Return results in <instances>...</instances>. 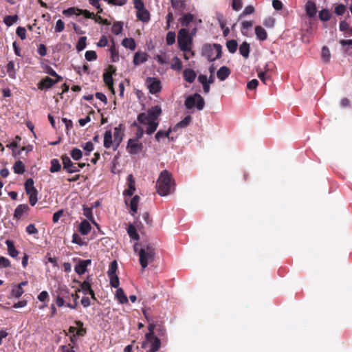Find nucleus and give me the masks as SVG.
Returning <instances> with one entry per match:
<instances>
[{"label":"nucleus","mask_w":352,"mask_h":352,"mask_svg":"<svg viewBox=\"0 0 352 352\" xmlns=\"http://www.w3.org/2000/svg\"><path fill=\"white\" fill-rule=\"evenodd\" d=\"M161 113L160 107L156 105L149 109L146 113H141L138 116L137 120L140 124L148 125L146 134L151 135L156 131L159 125L158 118Z\"/></svg>","instance_id":"1"},{"label":"nucleus","mask_w":352,"mask_h":352,"mask_svg":"<svg viewBox=\"0 0 352 352\" xmlns=\"http://www.w3.org/2000/svg\"><path fill=\"white\" fill-rule=\"evenodd\" d=\"M173 187L170 174L166 170L161 172L157 181L156 188L160 196H166L171 192Z\"/></svg>","instance_id":"2"},{"label":"nucleus","mask_w":352,"mask_h":352,"mask_svg":"<svg viewBox=\"0 0 352 352\" xmlns=\"http://www.w3.org/2000/svg\"><path fill=\"white\" fill-rule=\"evenodd\" d=\"M140 263L142 268L145 269L148 265L155 260V248L154 245L148 243L144 245L139 251Z\"/></svg>","instance_id":"3"},{"label":"nucleus","mask_w":352,"mask_h":352,"mask_svg":"<svg viewBox=\"0 0 352 352\" xmlns=\"http://www.w3.org/2000/svg\"><path fill=\"white\" fill-rule=\"evenodd\" d=\"M221 54V46L219 44H206L202 48V55L210 62L220 58Z\"/></svg>","instance_id":"4"},{"label":"nucleus","mask_w":352,"mask_h":352,"mask_svg":"<svg viewBox=\"0 0 352 352\" xmlns=\"http://www.w3.org/2000/svg\"><path fill=\"white\" fill-rule=\"evenodd\" d=\"M192 38L189 35L188 30L186 28H182L179 30L177 36V42L179 49L184 52L190 51V45L192 44Z\"/></svg>","instance_id":"5"},{"label":"nucleus","mask_w":352,"mask_h":352,"mask_svg":"<svg viewBox=\"0 0 352 352\" xmlns=\"http://www.w3.org/2000/svg\"><path fill=\"white\" fill-rule=\"evenodd\" d=\"M184 105L188 109L195 107L197 110L201 111L204 108L205 101L200 94L196 93L186 98Z\"/></svg>","instance_id":"6"},{"label":"nucleus","mask_w":352,"mask_h":352,"mask_svg":"<svg viewBox=\"0 0 352 352\" xmlns=\"http://www.w3.org/2000/svg\"><path fill=\"white\" fill-rule=\"evenodd\" d=\"M78 283L80 285V288L76 291V293L82 291L83 294H85V295L89 294L91 296V298L93 300H96V296H95V293L91 288L90 276H88L87 278V279L85 280L82 283H80L79 281H78Z\"/></svg>","instance_id":"7"},{"label":"nucleus","mask_w":352,"mask_h":352,"mask_svg":"<svg viewBox=\"0 0 352 352\" xmlns=\"http://www.w3.org/2000/svg\"><path fill=\"white\" fill-rule=\"evenodd\" d=\"M63 14L67 16L73 15L79 16L80 14L84 15L85 18H91L92 16H94V12H90L87 10H83L76 7H72L66 10H64Z\"/></svg>","instance_id":"8"},{"label":"nucleus","mask_w":352,"mask_h":352,"mask_svg":"<svg viewBox=\"0 0 352 352\" xmlns=\"http://www.w3.org/2000/svg\"><path fill=\"white\" fill-rule=\"evenodd\" d=\"M145 84L148 87L149 92L152 94H155L161 91V82L156 78L148 77L146 80Z\"/></svg>","instance_id":"9"},{"label":"nucleus","mask_w":352,"mask_h":352,"mask_svg":"<svg viewBox=\"0 0 352 352\" xmlns=\"http://www.w3.org/2000/svg\"><path fill=\"white\" fill-rule=\"evenodd\" d=\"M61 160L63 162V169H65L68 173H74L79 171L76 164H74L67 155H63Z\"/></svg>","instance_id":"10"},{"label":"nucleus","mask_w":352,"mask_h":352,"mask_svg":"<svg viewBox=\"0 0 352 352\" xmlns=\"http://www.w3.org/2000/svg\"><path fill=\"white\" fill-rule=\"evenodd\" d=\"M142 144L139 142L138 140H129L126 148L130 154H137L142 150Z\"/></svg>","instance_id":"11"},{"label":"nucleus","mask_w":352,"mask_h":352,"mask_svg":"<svg viewBox=\"0 0 352 352\" xmlns=\"http://www.w3.org/2000/svg\"><path fill=\"white\" fill-rule=\"evenodd\" d=\"M68 294L69 290L65 286L58 288L56 296V304L58 307H61L65 305V298H67V294Z\"/></svg>","instance_id":"12"},{"label":"nucleus","mask_w":352,"mask_h":352,"mask_svg":"<svg viewBox=\"0 0 352 352\" xmlns=\"http://www.w3.org/2000/svg\"><path fill=\"white\" fill-rule=\"evenodd\" d=\"M146 340L147 343L150 345V349L147 352H156L160 349L161 346V342L157 336L146 338Z\"/></svg>","instance_id":"13"},{"label":"nucleus","mask_w":352,"mask_h":352,"mask_svg":"<svg viewBox=\"0 0 352 352\" xmlns=\"http://www.w3.org/2000/svg\"><path fill=\"white\" fill-rule=\"evenodd\" d=\"M91 263V259L79 260L75 265V272L79 275L83 274L87 271V267L90 265Z\"/></svg>","instance_id":"14"},{"label":"nucleus","mask_w":352,"mask_h":352,"mask_svg":"<svg viewBox=\"0 0 352 352\" xmlns=\"http://www.w3.org/2000/svg\"><path fill=\"white\" fill-rule=\"evenodd\" d=\"M122 137L123 133L122 132L121 124H120L114 128L113 142L115 144V147L113 148V150H116L118 148L122 140Z\"/></svg>","instance_id":"15"},{"label":"nucleus","mask_w":352,"mask_h":352,"mask_svg":"<svg viewBox=\"0 0 352 352\" xmlns=\"http://www.w3.org/2000/svg\"><path fill=\"white\" fill-rule=\"evenodd\" d=\"M60 79L52 80L50 77L47 76L44 78L39 83L38 88L43 89L51 88L55 83L59 82Z\"/></svg>","instance_id":"16"},{"label":"nucleus","mask_w":352,"mask_h":352,"mask_svg":"<svg viewBox=\"0 0 352 352\" xmlns=\"http://www.w3.org/2000/svg\"><path fill=\"white\" fill-rule=\"evenodd\" d=\"M128 189L124 191V195L132 196L135 190V182L132 175L128 176Z\"/></svg>","instance_id":"17"},{"label":"nucleus","mask_w":352,"mask_h":352,"mask_svg":"<svg viewBox=\"0 0 352 352\" xmlns=\"http://www.w3.org/2000/svg\"><path fill=\"white\" fill-rule=\"evenodd\" d=\"M104 146L107 148H109L111 146L115 147V144L113 140V134L111 130L105 131L104 135Z\"/></svg>","instance_id":"18"},{"label":"nucleus","mask_w":352,"mask_h":352,"mask_svg":"<svg viewBox=\"0 0 352 352\" xmlns=\"http://www.w3.org/2000/svg\"><path fill=\"white\" fill-rule=\"evenodd\" d=\"M230 69L226 66H222L217 72V76L220 80H225L230 74Z\"/></svg>","instance_id":"19"},{"label":"nucleus","mask_w":352,"mask_h":352,"mask_svg":"<svg viewBox=\"0 0 352 352\" xmlns=\"http://www.w3.org/2000/svg\"><path fill=\"white\" fill-rule=\"evenodd\" d=\"M192 120L190 116H186L182 120L177 123L172 129L173 131H177L179 128H186L188 126Z\"/></svg>","instance_id":"20"},{"label":"nucleus","mask_w":352,"mask_h":352,"mask_svg":"<svg viewBox=\"0 0 352 352\" xmlns=\"http://www.w3.org/2000/svg\"><path fill=\"white\" fill-rule=\"evenodd\" d=\"M184 78L189 83L195 81L196 78V73L192 69H186L183 72Z\"/></svg>","instance_id":"21"},{"label":"nucleus","mask_w":352,"mask_h":352,"mask_svg":"<svg viewBox=\"0 0 352 352\" xmlns=\"http://www.w3.org/2000/svg\"><path fill=\"white\" fill-rule=\"evenodd\" d=\"M305 9L306 13L309 17H314L317 12L316 3L313 1H309L306 3Z\"/></svg>","instance_id":"22"},{"label":"nucleus","mask_w":352,"mask_h":352,"mask_svg":"<svg viewBox=\"0 0 352 352\" xmlns=\"http://www.w3.org/2000/svg\"><path fill=\"white\" fill-rule=\"evenodd\" d=\"M91 226L90 223L86 221L83 220L78 226V231L82 235L87 234L91 231Z\"/></svg>","instance_id":"23"},{"label":"nucleus","mask_w":352,"mask_h":352,"mask_svg":"<svg viewBox=\"0 0 352 352\" xmlns=\"http://www.w3.org/2000/svg\"><path fill=\"white\" fill-rule=\"evenodd\" d=\"M137 18L144 23H147L150 20V13L145 8L139 11L136 13Z\"/></svg>","instance_id":"24"},{"label":"nucleus","mask_w":352,"mask_h":352,"mask_svg":"<svg viewBox=\"0 0 352 352\" xmlns=\"http://www.w3.org/2000/svg\"><path fill=\"white\" fill-rule=\"evenodd\" d=\"M28 209H29V207L27 204L19 205L14 210V218L20 219L22 217V215L23 214V213L27 212Z\"/></svg>","instance_id":"25"},{"label":"nucleus","mask_w":352,"mask_h":352,"mask_svg":"<svg viewBox=\"0 0 352 352\" xmlns=\"http://www.w3.org/2000/svg\"><path fill=\"white\" fill-rule=\"evenodd\" d=\"M255 34L256 38L261 41H265L267 38V34L265 30L259 25L255 28Z\"/></svg>","instance_id":"26"},{"label":"nucleus","mask_w":352,"mask_h":352,"mask_svg":"<svg viewBox=\"0 0 352 352\" xmlns=\"http://www.w3.org/2000/svg\"><path fill=\"white\" fill-rule=\"evenodd\" d=\"M6 244L8 247V252L10 256L15 258L18 256L19 252L16 250L12 241L6 240Z\"/></svg>","instance_id":"27"},{"label":"nucleus","mask_w":352,"mask_h":352,"mask_svg":"<svg viewBox=\"0 0 352 352\" xmlns=\"http://www.w3.org/2000/svg\"><path fill=\"white\" fill-rule=\"evenodd\" d=\"M147 60V54L146 53L137 52L133 58V63L135 65L145 63Z\"/></svg>","instance_id":"28"},{"label":"nucleus","mask_w":352,"mask_h":352,"mask_svg":"<svg viewBox=\"0 0 352 352\" xmlns=\"http://www.w3.org/2000/svg\"><path fill=\"white\" fill-rule=\"evenodd\" d=\"M194 19V16L190 13L184 14L179 19L182 26H188Z\"/></svg>","instance_id":"29"},{"label":"nucleus","mask_w":352,"mask_h":352,"mask_svg":"<svg viewBox=\"0 0 352 352\" xmlns=\"http://www.w3.org/2000/svg\"><path fill=\"white\" fill-rule=\"evenodd\" d=\"M172 129L171 128H169L166 131H162V130H159L155 135V140L157 141V142H160L162 138H169V135H170V132L172 131Z\"/></svg>","instance_id":"30"},{"label":"nucleus","mask_w":352,"mask_h":352,"mask_svg":"<svg viewBox=\"0 0 352 352\" xmlns=\"http://www.w3.org/2000/svg\"><path fill=\"white\" fill-rule=\"evenodd\" d=\"M239 52L240 54L244 57L248 58L250 54V45L246 41H244L240 46H239Z\"/></svg>","instance_id":"31"},{"label":"nucleus","mask_w":352,"mask_h":352,"mask_svg":"<svg viewBox=\"0 0 352 352\" xmlns=\"http://www.w3.org/2000/svg\"><path fill=\"white\" fill-rule=\"evenodd\" d=\"M116 296L118 300L121 304H125V303L128 302V298L126 296V295L124 294V292L122 288H118L116 293Z\"/></svg>","instance_id":"32"},{"label":"nucleus","mask_w":352,"mask_h":352,"mask_svg":"<svg viewBox=\"0 0 352 352\" xmlns=\"http://www.w3.org/2000/svg\"><path fill=\"white\" fill-rule=\"evenodd\" d=\"M103 80L104 83L108 86L109 89L113 91V78L112 74L106 72L103 74Z\"/></svg>","instance_id":"33"},{"label":"nucleus","mask_w":352,"mask_h":352,"mask_svg":"<svg viewBox=\"0 0 352 352\" xmlns=\"http://www.w3.org/2000/svg\"><path fill=\"white\" fill-rule=\"evenodd\" d=\"M122 44L124 47L131 50H134L135 49V43L133 38H125L122 40Z\"/></svg>","instance_id":"34"},{"label":"nucleus","mask_w":352,"mask_h":352,"mask_svg":"<svg viewBox=\"0 0 352 352\" xmlns=\"http://www.w3.org/2000/svg\"><path fill=\"white\" fill-rule=\"evenodd\" d=\"M127 233L129 236L133 240L138 241L140 239V236L136 230V228L131 224L128 226Z\"/></svg>","instance_id":"35"},{"label":"nucleus","mask_w":352,"mask_h":352,"mask_svg":"<svg viewBox=\"0 0 352 352\" xmlns=\"http://www.w3.org/2000/svg\"><path fill=\"white\" fill-rule=\"evenodd\" d=\"M13 170L16 174H23L25 172V166L21 161L18 160L14 163Z\"/></svg>","instance_id":"36"},{"label":"nucleus","mask_w":352,"mask_h":352,"mask_svg":"<svg viewBox=\"0 0 352 352\" xmlns=\"http://www.w3.org/2000/svg\"><path fill=\"white\" fill-rule=\"evenodd\" d=\"M25 188L27 194L37 191L34 186V181L32 179H28L25 182Z\"/></svg>","instance_id":"37"},{"label":"nucleus","mask_w":352,"mask_h":352,"mask_svg":"<svg viewBox=\"0 0 352 352\" xmlns=\"http://www.w3.org/2000/svg\"><path fill=\"white\" fill-rule=\"evenodd\" d=\"M7 73L10 78L14 79L16 78V71L14 69V63L12 61H10L6 66Z\"/></svg>","instance_id":"38"},{"label":"nucleus","mask_w":352,"mask_h":352,"mask_svg":"<svg viewBox=\"0 0 352 352\" xmlns=\"http://www.w3.org/2000/svg\"><path fill=\"white\" fill-rule=\"evenodd\" d=\"M140 201V197L138 195L134 196L130 202V208L133 213H136L138 211V203Z\"/></svg>","instance_id":"39"},{"label":"nucleus","mask_w":352,"mask_h":352,"mask_svg":"<svg viewBox=\"0 0 352 352\" xmlns=\"http://www.w3.org/2000/svg\"><path fill=\"white\" fill-rule=\"evenodd\" d=\"M83 214L93 223L96 224L92 214V208L83 206Z\"/></svg>","instance_id":"40"},{"label":"nucleus","mask_w":352,"mask_h":352,"mask_svg":"<svg viewBox=\"0 0 352 352\" xmlns=\"http://www.w3.org/2000/svg\"><path fill=\"white\" fill-rule=\"evenodd\" d=\"M18 19L17 15H8L4 17L3 22L6 25L11 26L17 21Z\"/></svg>","instance_id":"41"},{"label":"nucleus","mask_w":352,"mask_h":352,"mask_svg":"<svg viewBox=\"0 0 352 352\" xmlns=\"http://www.w3.org/2000/svg\"><path fill=\"white\" fill-rule=\"evenodd\" d=\"M237 46H238L237 42L235 40H230V41H228L226 43V47H227L228 51L232 54L236 52V51L237 50Z\"/></svg>","instance_id":"42"},{"label":"nucleus","mask_w":352,"mask_h":352,"mask_svg":"<svg viewBox=\"0 0 352 352\" xmlns=\"http://www.w3.org/2000/svg\"><path fill=\"white\" fill-rule=\"evenodd\" d=\"M319 18L322 21H327L331 19V14L327 9H322L319 12Z\"/></svg>","instance_id":"43"},{"label":"nucleus","mask_w":352,"mask_h":352,"mask_svg":"<svg viewBox=\"0 0 352 352\" xmlns=\"http://www.w3.org/2000/svg\"><path fill=\"white\" fill-rule=\"evenodd\" d=\"M23 293L24 291L23 288L17 285L13 287L11 292L12 296H14L15 298H19L23 295Z\"/></svg>","instance_id":"44"},{"label":"nucleus","mask_w":352,"mask_h":352,"mask_svg":"<svg viewBox=\"0 0 352 352\" xmlns=\"http://www.w3.org/2000/svg\"><path fill=\"white\" fill-rule=\"evenodd\" d=\"M61 166L59 161L57 159H53L51 160L50 172L56 173L60 170Z\"/></svg>","instance_id":"45"},{"label":"nucleus","mask_w":352,"mask_h":352,"mask_svg":"<svg viewBox=\"0 0 352 352\" xmlns=\"http://www.w3.org/2000/svg\"><path fill=\"white\" fill-rule=\"evenodd\" d=\"M72 157L76 160H80L82 157V153L80 149L78 148H74L71 151Z\"/></svg>","instance_id":"46"},{"label":"nucleus","mask_w":352,"mask_h":352,"mask_svg":"<svg viewBox=\"0 0 352 352\" xmlns=\"http://www.w3.org/2000/svg\"><path fill=\"white\" fill-rule=\"evenodd\" d=\"M118 270V263L116 261H113L109 267V270L107 271V275L109 276H113L116 275V271Z\"/></svg>","instance_id":"47"},{"label":"nucleus","mask_w":352,"mask_h":352,"mask_svg":"<svg viewBox=\"0 0 352 352\" xmlns=\"http://www.w3.org/2000/svg\"><path fill=\"white\" fill-rule=\"evenodd\" d=\"M122 28H123L122 23L116 22L113 25L111 31L114 34L118 35L119 34H120L122 32Z\"/></svg>","instance_id":"48"},{"label":"nucleus","mask_w":352,"mask_h":352,"mask_svg":"<svg viewBox=\"0 0 352 352\" xmlns=\"http://www.w3.org/2000/svg\"><path fill=\"white\" fill-rule=\"evenodd\" d=\"M321 56H322V60L324 62H326V63L329 62V60L330 59L331 54H330V51L327 47L324 46L322 47Z\"/></svg>","instance_id":"49"},{"label":"nucleus","mask_w":352,"mask_h":352,"mask_svg":"<svg viewBox=\"0 0 352 352\" xmlns=\"http://www.w3.org/2000/svg\"><path fill=\"white\" fill-rule=\"evenodd\" d=\"M86 36H81L76 45V49L78 52L83 50L86 47Z\"/></svg>","instance_id":"50"},{"label":"nucleus","mask_w":352,"mask_h":352,"mask_svg":"<svg viewBox=\"0 0 352 352\" xmlns=\"http://www.w3.org/2000/svg\"><path fill=\"white\" fill-rule=\"evenodd\" d=\"M173 60V63L171 65V68L177 71H180L182 69V61L177 56L174 57Z\"/></svg>","instance_id":"51"},{"label":"nucleus","mask_w":352,"mask_h":352,"mask_svg":"<svg viewBox=\"0 0 352 352\" xmlns=\"http://www.w3.org/2000/svg\"><path fill=\"white\" fill-rule=\"evenodd\" d=\"M175 33L174 32H168L166 34V41L168 45H171L175 42Z\"/></svg>","instance_id":"52"},{"label":"nucleus","mask_w":352,"mask_h":352,"mask_svg":"<svg viewBox=\"0 0 352 352\" xmlns=\"http://www.w3.org/2000/svg\"><path fill=\"white\" fill-rule=\"evenodd\" d=\"M253 23L250 21H244L241 23V33L243 35L247 34V31L248 29H250L252 26Z\"/></svg>","instance_id":"53"},{"label":"nucleus","mask_w":352,"mask_h":352,"mask_svg":"<svg viewBox=\"0 0 352 352\" xmlns=\"http://www.w3.org/2000/svg\"><path fill=\"white\" fill-rule=\"evenodd\" d=\"M110 279V285L112 287L118 288L120 285L119 278L117 275L108 276Z\"/></svg>","instance_id":"54"},{"label":"nucleus","mask_w":352,"mask_h":352,"mask_svg":"<svg viewBox=\"0 0 352 352\" xmlns=\"http://www.w3.org/2000/svg\"><path fill=\"white\" fill-rule=\"evenodd\" d=\"M71 297L74 298V302L73 303L67 302L66 306L69 307L72 309H76L78 305L77 300L78 299L79 296L77 294H72Z\"/></svg>","instance_id":"55"},{"label":"nucleus","mask_w":352,"mask_h":352,"mask_svg":"<svg viewBox=\"0 0 352 352\" xmlns=\"http://www.w3.org/2000/svg\"><path fill=\"white\" fill-rule=\"evenodd\" d=\"M85 58L88 61L95 60L97 58V54L95 51L89 50L85 52Z\"/></svg>","instance_id":"56"},{"label":"nucleus","mask_w":352,"mask_h":352,"mask_svg":"<svg viewBox=\"0 0 352 352\" xmlns=\"http://www.w3.org/2000/svg\"><path fill=\"white\" fill-rule=\"evenodd\" d=\"M45 71L47 74L49 75L56 77V79H61V77L57 74V73L50 67V66H45Z\"/></svg>","instance_id":"57"},{"label":"nucleus","mask_w":352,"mask_h":352,"mask_svg":"<svg viewBox=\"0 0 352 352\" xmlns=\"http://www.w3.org/2000/svg\"><path fill=\"white\" fill-rule=\"evenodd\" d=\"M254 12V8L252 6H248L245 8L243 12L240 14L239 17H243L246 15L251 14Z\"/></svg>","instance_id":"58"},{"label":"nucleus","mask_w":352,"mask_h":352,"mask_svg":"<svg viewBox=\"0 0 352 352\" xmlns=\"http://www.w3.org/2000/svg\"><path fill=\"white\" fill-rule=\"evenodd\" d=\"M345 11H346V6L343 4L338 5L335 8V13L338 16L343 15L344 14Z\"/></svg>","instance_id":"59"},{"label":"nucleus","mask_w":352,"mask_h":352,"mask_svg":"<svg viewBox=\"0 0 352 352\" xmlns=\"http://www.w3.org/2000/svg\"><path fill=\"white\" fill-rule=\"evenodd\" d=\"M65 29V23L61 20L58 19L56 23L55 32H61Z\"/></svg>","instance_id":"60"},{"label":"nucleus","mask_w":352,"mask_h":352,"mask_svg":"<svg viewBox=\"0 0 352 352\" xmlns=\"http://www.w3.org/2000/svg\"><path fill=\"white\" fill-rule=\"evenodd\" d=\"M28 195H30V197H29L30 204L31 206H34L38 200V198H37L38 192H37V191H35V192H32Z\"/></svg>","instance_id":"61"},{"label":"nucleus","mask_w":352,"mask_h":352,"mask_svg":"<svg viewBox=\"0 0 352 352\" xmlns=\"http://www.w3.org/2000/svg\"><path fill=\"white\" fill-rule=\"evenodd\" d=\"M275 23V19L272 17H267L263 21V25L268 28H272L274 27Z\"/></svg>","instance_id":"62"},{"label":"nucleus","mask_w":352,"mask_h":352,"mask_svg":"<svg viewBox=\"0 0 352 352\" xmlns=\"http://www.w3.org/2000/svg\"><path fill=\"white\" fill-rule=\"evenodd\" d=\"M16 34L22 39L24 40L26 38V30L23 27H18L16 30Z\"/></svg>","instance_id":"63"},{"label":"nucleus","mask_w":352,"mask_h":352,"mask_svg":"<svg viewBox=\"0 0 352 352\" xmlns=\"http://www.w3.org/2000/svg\"><path fill=\"white\" fill-rule=\"evenodd\" d=\"M28 234H35L38 233V230L36 228L34 224H29L25 229Z\"/></svg>","instance_id":"64"}]
</instances>
